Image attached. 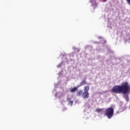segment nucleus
<instances>
[{"mask_svg": "<svg viewBox=\"0 0 130 130\" xmlns=\"http://www.w3.org/2000/svg\"><path fill=\"white\" fill-rule=\"evenodd\" d=\"M83 90H80L79 91H78L76 94L77 96H82V95H83Z\"/></svg>", "mask_w": 130, "mask_h": 130, "instance_id": "obj_6", "label": "nucleus"}, {"mask_svg": "<svg viewBox=\"0 0 130 130\" xmlns=\"http://www.w3.org/2000/svg\"><path fill=\"white\" fill-rule=\"evenodd\" d=\"M89 90H90V87L89 86H85L84 87V92H89Z\"/></svg>", "mask_w": 130, "mask_h": 130, "instance_id": "obj_5", "label": "nucleus"}, {"mask_svg": "<svg viewBox=\"0 0 130 130\" xmlns=\"http://www.w3.org/2000/svg\"><path fill=\"white\" fill-rule=\"evenodd\" d=\"M112 92L116 94H127L130 92V85L128 82H123L121 85H115L112 89Z\"/></svg>", "mask_w": 130, "mask_h": 130, "instance_id": "obj_1", "label": "nucleus"}, {"mask_svg": "<svg viewBox=\"0 0 130 130\" xmlns=\"http://www.w3.org/2000/svg\"><path fill=\"white\" fill-rule=\"evenodd\" d=\"M71 99H72L71 98H68L67 99V100H68V101H69V102H70V101H71Z\"/></svg>", "mask_w": 130, "mask_h": 130, "instance_id": "obj_12", "label": "nucleus"}, {"mask_svg": "<svg viewBox=\"0 0 130 130\" xmlns=\"http://www.w3.org/2000/svg\"><path fill=\"white\" fill-rule=\"evenodd\" d=\"M104 109V108L103 109H96L95 111L96 112H98V113H100L101 112H102V111H103V110Z\"/></svg>", "mask_w": 130, "mask_h": 130, "instance_id": "obj_7", "label": "nucleus"}, {"mask_svg": "<svg viewBox=\"0 0 130 130\" xmlns=\"http://www.w3.org/2000/svg\"><path fill=\"white\" fill-rule=\"evenodd\" d=\"M73 103L74 102H73V101H70L69 104H71V105H73Z\"/></svg>", "mask_w": 130, "mask_h": 130, "instance_id": "obj_10", "label": "nucleus"}, {"mask_svg": "<svg viewBox=\"0 0 130 130\" xmlns=\"http://www.w3.org/2000/svg\"><path fill=\"white\" fill-rule=\"evenodd\" d=\"M82 96L83 99H88L90 97V93H89V92L84 91Z\"/></svg>", "mask_w": 130, "mask_h": 130, "instance_id": "obj_3", "label": "nucleus"}, {"mask_svg": "<svg viewBox=\"0 0 130 130\" xmlns=\"http://www.w3.org/2000/svg\"><path fill=\"white\" fill-rule=\"evenodd\" d=\"M86 84H87V82H86V81L83 80L81 82L80 85L81 86H84V85H86Z\"/></svg>", "mask_w": 130, "mask_h": 130, "instance_id": "obj_9", "label": "nucleus"}, {"mask_svg": "<svg viewBox=\"0 0 130 130\" xmlns=\"http://www.w3.org/2000/svg\"><path fill=\"white\" fill-rule=\"evenodd\" d=\"M107 0H104V2L105 3V2H106Z\"/></svg>", "mask_w": 130, "mask_h": 130, "instance_id": "obj_13", "label": "nucleus"}, {"mask_svg": "<svg viewBox=\"0 0 130 130\" xmlns=\"http://www.w3.org/2000/svg\"><path fill=\"white\" fill-rule=\"evenodd\" d=\"M78 91V87H74V88H72L70 90V92L71 93H75Z\"/></svg>", "mask_w": 130, "mask_h": 130, "instance_id": "obj_4", "label": "nucleus"}, {"mask_svg": "<svg viewBox=\"0 0 130 130\" xmlns=\"http://www.w3.org/2000/svg\"><path fill=\"white\" fill-rule=\"evenodd\" d=\"M114 114V109L112 107H109L105 109L104 116H107L109 119L112 118Z\"/></svg>", "mask_w": 130, "mask_h": 130, "instance_id": "obj_2", "label": "nucleus"}, {"mask_svg": "<svg viewBox=\"0 0 130 130\" xmlns=\"http://www.w3.org/2000/svg\"><path fill=\"white\" fill-rule=\"evenodd\" d=\"M124 99H125V100L126 101H127V102H128V101H129V99L128 98V95H126L124 96Z\"/></svg>", "mask_w": 130, "mask_h": 130, "instance_id": "obj_8", "label": "nucleus"}, {"mask_svg": "<svg viewBox=\"0 0 130 130\" xmlns=\"http://www.w3.org/2000/svg\"><path fill=\"white\" fill-rule=\"evenodd\" d=\"M127 2V3L128 4V5H129L130 6V0H126Z\"/></svg>", "mask_w": 130, "mask_h": 130, "instance_id": "obj_11", "label": "nucleus"}]
</instances>
